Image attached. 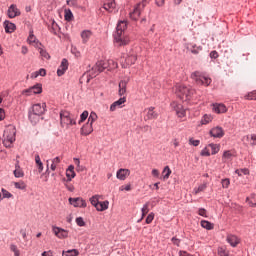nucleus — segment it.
I'll return each instance as SVG.
<instances>
[{"instance_id": "13", "label": "nucleus", "mask_w": 256, "mask_h": 256, "mask_svg": "<svg viewBox=\"0 0 256 256\" xmlns=\"http://www.w3.org/2000/svg\"><path fill=\"white\" fill-rule=\"evenodd\" d=\"M45 107H47L45 105V103H43V104H34L32 106V108L30 109V111L41 117L42 115L45 114Z\"/></svg>"}, {"instance_id": "38", "label": "nucleus", "mask_w": 256, "mask_h": 256, "mask_svg": "<svg viewBox=\"0 0 256 256\" xmlns=\"http://www.w3.org/2000/svg\"><path fill=\"white\" fill-rule=\"evenodd\" d=\"M213 121V116L205 114L201 120L202 125H208Z\"/></svg>"}, {"instance_id": "9", "label": "nucleus", "mask_w": 256, "mask_h": 256, "mask_svg": "<svg viewBox=\"0 0 256 256\" xmlns=\"http://www.w3.org/2000/svg\"><path fill=\"white\" fill-rule=\"evenodd\" d=\"M52 231H53L54 235H56V237H58V239H67V237H69V232L63 228L54 226L52 228Z\"/></svg>"}, {"instance_id": "60", "label": "nucleus", "mask_w": 256, "mask_h": 256, "mask_svg": "<svg viewBox=\"0 0 256 256\" xmlns=\"http://www.w3.org/2000/svg\"><path fill=\"white\" fill-rule=\"evenodd\" d=\"M22 95H25L26 97H29L31 95H35V93H33V88L31 87L29 89L23 90Z\"/></svg>"}, {"instance_id": "54", "label": "nucleus", "mask_w": 256, "mask_h": 256, "mask_svg": "<svg viewBox=\"0 0 256 256\" xmlns=\"http://www.w3.org/2000/svg\"><path fill=\"white\" fill-rule=\"evenodd\" d=\"M205 189H207L206 184H202L198 188H194V195H198V193H201V191H205Z\"/></svg>"}, {"instance_id": "34", "label": "nucleus", "mask_w": 256, "mask_h": 256, "mask_svg": "<svg viewBox=\"0 0 256 256\" xmlns=\"http://www.w3.org/2000/svg\"><path fill=\"white\" fill-rule=\"evenodd\" d=\"M62 159H63L62 157L57 156V157H55L54 159L51 160V162H52V164L50 166L51 171H56L57 170V165H59V163H61Z\"/></svg>"}, {"instance_id": "14", "label": "nucleus", "mask_w": 256, "mask_h": 256, "mask_svg": "<svg viewBox=\"0 0 256 256\" xmlns=\"http://www.w3.org/2000/svg\"><path fill=\"white\" fill-rule=\"evenodd\" d=\"M129 175H131V171L129 169H123V168L119 169L116 173V177L120 181H125L127 177H129Z\"/></svg>"}, {"instance_id": "58", "label": "nucleus", "mask_w": 256, "mask_h": 256, "mask_svg": "<svg viewBox=\"0 0 256 256\" xmlns=\"http://www.w3.org/2000/svg\"><path fill=\"white\" fill-rule=\"evenodd\" d=\"M200 155H202V157H210L211 156V152L209 151V146L208 147H205Z\"/></svg>"}, {"instance_id": "37", "label": "nucleus", "mask_w": 256, "mask_h": 256, "mask_svg": "<svg viewBox=\"0 0 256 256\" xmlns=\"http://www.w3.org/2000/svg\"><path fill=\"white\" fill-rule=\"evenodd\" d=\"M105 63H107V69L109 71H111V69H117L118 67V64L117 62H115V60H108V61H105Z\"/></svg>"}, {"instance_id": "50", "label": "nucleus", "mask_w": 256, "mask_h": 256, "mask_svg": "<svg viewBox=\"0 0 256 256\" xmlns=\"http://www.w3.org/2000/svg\"><path fill=\"white\" fill-rule=\"evenodd\" d=\"M244 99H247L248 101H256V91H252L244 96Z\"/></svg>"}, {"instance_id": "46", "label": "nucleus", "mask_w": 256, "mask_h": 256, "mask_svg": "<svg viewBox=\"0 0 256 256\" xmlns=\"http://www.w3.org/2000/svg\"><path fill=\"white\" fill-rule=\"evenodd\" d=\"M1 193H2V199H11V198H13V194H11V192L7 191L5 188L1 189Z\"/></svg>"}, {"instance_id": "45", "label": "nucleus", "mask_w": 256, "mask_h": 256, "mask_svg": "<svg viewBox=\"0 0 256 256\" xmlns=\"http://www.w3.org/2000/svg\"><path fill=\"white\" fill-rule=\"evenodd\" d=\"M10 251H12V253H14V256H21V251L15 244H10Z\"/></svg>"}, {"instance_id": "24", "label": "nucleus", "mask_w": 256, "mask_h": 256, "mask_svg": "<svg viewBox=\"0 0 256 256\" xmlns=\"http://www.w3.org/2000/svg\"><path fill=\"white\" fill-rule=\"evenodd\" d=\"M115 7H117L115 0H109L108 2L104 3V9L108 11V13H113V11H115Z\"/></svg>"}, {"instance_id": "52", "label": "nucleus", "mask_w": 256, "mask_h": 256, "mask_svg": "<svg viewBox=\"0 0 256 256\" xmlns=\"http://www.w3.org/2000/svg\"><path fill=\"white\" fill-rule=\"evenodd\" d=\"M97 113L95 112H91L89 117H88V123H91L93 125V123L97 120Z\"/></svg>"}, {"instance_id": "43", "label": "nucleus", "mask_w": 256, "mask_h": 256, "mask_svg": "<svg viewBox=\"0 0 256 256\" xmlns=\"http://www.w3.org/2000/svg\"><path fill=\"white\" fill-rule=\"evenodd\" d=\"M64 18L65 21H71L73 19V12H71V9L64 10Z\"/></svg>"}, {"instance_id": "5", "label": "nucleus", "mask_w": 256, "mask_h": 256, "mask_svg": "<svg viewBox=\"0 0 256 256\" xmlns=\"http://www.w3.org/2000/svg\"><path fill=\"white\" fill-rule=\"evenodd\" d=\"M191 79H193L197 85H205V87H209V85H211V78L205 76V74L199 71L192 73Z\"/></svg>"}, {"instance_id": "55", "label": "nucleus", "mask_w": 256, "mask_h": 256, "mask_svg": "<svg viewBox=\"0 0 256 256\" xmlns=\"http://www.w3.org/2000/svg\"><path fill=\"white\" fill-rule=\"evenodd\" d=\"M87 117H89V112L88 111H84L81 115H80V120H79V125H81L83 123V121L87 120Z\"/></svg>"}, {"instance_id": "15", "label": "nucleus", "mask_w": 256, "mask_h": 256, "mask_svg": "<svg viewBox=\"0 0 256 256\" xmlns=\"http://www.w3.org/2000/svg\"><path fill=\"white\" fill-rule=\"evenodd\" d=\"M69 69V62L67 59H63L58 70H57V75L58 77H62V75H65V71Z\"/></svg>"}, {"instance_id": "33", "label": "nucleus", "mask_w": 256, "mask_h": 256, "mask_svg": "<svg viewBox=\"0 0 256 256\" xmlns=\"http://www.w3.org/2000/svg\"><path fill=\"white\" fill-rule=\"evenodd\" d=\"M147 119H157L158 114L155 112L154 107H150L147 109V114H146Z\"/></svg>"}, {"instance_id": "42", "label": "nucleus", "mask_w": 256, "mask_h": 256, "mask_svg": "<svg viewBox=\"0 0 256 256\" xmlns=\"http://www.w3.org/2000/svg\"><path fill=\"white\" fill-rule=\"evenodd\" d=\"M59 24H57V22L55 21H52V24H51V33H53L54 35H57V33H59Z\"/></svg>"}, {"instance_id": "36", "label": "nucleus", "mask_w": 256, "mask_h": 256, "mask_svg": "<svg viewBox=\"0 0 256 256\" xmlns=\"http://www.w3.org/2000/svg\"><path fill=\"white\" fill-rule=\"evenodd\" d=\"M201 47H197L195 44L188 45V50L191 51L194 55L199 54V51H201Z\"/></svg>"}, {"instance_id": "48", "label": "nucleus", "mask_w": 256, "mask_h": 256, "mask_svg": "<svg viewBox=\"0 0 256 256\" xmlns=\"http://www.w3.org/2000/svg\"><path fill=\"white\" fill-rule=\"evenodd\" d=\"M14 187L16 189H20L21 191L27 189V185L25 184V182L20 181V182H14Z\"/></svg>"}, {"instance_id": "1", "label": "nucleus", "mask_w": 256, "mask_h": 256, "mask_svg": "<svg viewBox=\"0 0 256 256\" xmlns=\"http://www.w3.org/2000/svg\"><path fill=\"white\" fill-rule=\"evenodd\" d=\"M175 93L178 97H180V99H182V101H189V99L193 97L195 90L185 85L177 84L175 86Z\"/></svg>"}, {"instance_id": "10", "label": "nucleus", "mask_w": 256, "mask_h": 256, "mask_svg": "<svg viewBox=\"0 0 256 256\" xmlns=\"http://www.w3.org/2000/svg\"><path fill=\"white\" fill-rule=\"evenodd\" d=\"M68 201H69L70 205H73V207H80V208L87 207V202L81 197L69 198Z\"/></svg>"}, {"instance_id": "57", "label": "nucleus", "mask_w": 256, "mask_h": 256, "mask_svg": "<svg viewBox=\"0 0 256 256\" xmlns=\"http://www.w3.org/2000/svg\"><path fill=\"white\" fill-rule=\"evenodd\" d=\"M38 75H40L41 77H45V75H47V71L41 68L39 71H36L34 73V77L37 78Z\"/></svg>"}, {"instance_id": "20", "label": "nucleus", "mask_w": 256, "mask_h": 256, "mask_svg": "<svg viewBox=\"0 0 256 256\" xmlns=\"http://www.w3.org/2000/svg\"><path fill=\"white\" fill-rule=\"evenodd\" d=\"M127 31V20H120L116 26V33H125Z\"/></svg>"}, {"instance_id": "49", "label": "nucleus", "mask_w": 256, "mask_h": 256, "mask_svg": "<svg viewBox=\"0 0 256 256\" xmlns=\"http://www.w3.org/2000/svg\"><path fill=\"white\" fill-rule=\"evenodd\" d=\"M162 173L164 174L163 179L167 180L171 176V168H169V166H165Z\"/></svg>"}, {"instance_id": "3", "label": "nucleus", "mask_w": 256, "mask_h": 256, "mask_svg": "<svg viewBox=\"0 0 256 256\" xmlns=\"http://www.w3.org/2000/svg\"><path fill=\"white\" fill-rule=\"evenodd\" d=\"M60 125L65 129H69L72 125H77V121L71 116L69 111H61L60 112Z\"/></svg>"}, {"instance_id": "51", "label": "nucleus", "mask_w": 256, "mask_h": 256, "mask_svg": "<svg viewBox=\"0 0 256 256\" xmlns=\"http://www.w3.org/2000/svg\"><path fill=\"white\" fill-rule=\"evenodd\" d=\"M235 173L239 176L242 177L243 175H249V170L247 168L244 169H237Z\"/></svg>"}, {"instance_id": "21", "label": "nucleus", "mask_w": 256, "mask_h": 256, "mask_svg": "<svg viewBox=\"0 0 256 256\" xmlns=\"http://www.w3.org/2000/svg\"><path fill=\"white\" fill-rule=\"evenodd\" d=\"M29 45H33V47H39L41 43H39V40H37V37L33 34V31H30V34L27 39Z\"/></svg>"}, {"instance_id": "56", "label": "nucleus", "mask_w": 256, "mask_h": 256, "mask_svg": "<svg viewBox=\"0 0 256 256\" xmlns=\"http://www.w3.org/2000/svg\"><path fill=\"white\" fill-rule=\"evenodd\" d=\"M149 213V202L142 207V219H145V215Z\"/></svg>"}, {"instance_id": "4", "label": "nucleus", "mask_w": 256, "mask_h": 256, "mask_svg": "<svg viewBox=\"0 0 256 256\" xmlns=\"http://www.w3.org/2000/svg\"><path fill=\"white\" fill-rule=\"evenodd\" d=\"M151 3V0H142V2L138 3L132 12H130V18L133 21H137L139 17H141V13H143V10L145 9L146 5H149Z\"/></svg>"}, {"instance_id": "17", "label": "nucleus", "mask_w": 256, "mask_h": 256, "mask_svg": "<svg viewBox=\"0 0 256 256\" xmlns=\"http://www.w3.org/2000/svg\"><path fill=\"white\" fill-rule=\"evenodd\" d=\"M127 83H129V78H126L124 80H121L119 82V90L118 93L120 95V97H123V95H125V93H127Z\"/></svg>"}, {"instance_id": "32", "label": "nucleus", "mask_w": 256, "mask_h": 256, "mask_svg": "<svg viewBox=\"0 0 256 256\" xmlns=\"http://www.w3.org/2000/svg\"><path fill=\"white\" fill-rule=\"evenodd\" d=\"M14 176L18 179L25 177V173L23 172V169H21V166H19V163L15 165Z\"/></svg>"}, {"instance_id": "19", "label": "nucleus", "mask_w": 256, "mask_h": 256, "mask_svg": "<svg viewBox=\"0 0 256 256\" xmlns=\"http://www.w3.org/2000/svg\"><path fill=\"white\" fill-rule=\"evenodd\" d=\"M212 111L217 114L227 113V106H225L224 104L216 103L212 105Z\"/></svg>"}, {"instance_id": "59", "label": "nucleus", "mask_w": 256, "mask_h": 256, "mask_svg": "<svg viewBox=\"0 0 256 256\" xmlns=\"http://www.w3.org/2000/svg\"><path fill=\"white\" fill-rule=\"evenodd\" d=\"M66 3L67 5H69V7H79V3L77 2V0H67Z\"/></svg>"}, {"instance_id": "53", "label": "nucleus", "mask_w": 256, "mask_h": 256, "mask_svg": "<svg viewBox=\"0 0 256 256\" xmlns=\"http://www.w3.org/2000/svg\"><path fill=\"white\" fill-rule=\"evenodd\" d=\"M39 53H40L41 57H43V59H50L51 58V56L49 55L47 50H45L43 48H39Z\"/></svg>"}, {"instance_id": "40", "label": "nucleus", "mask_w": 256, "mask_h": 256, "mask_svg": "<svg viewBox=\"0 0 256 256\" xmlns=\"http://www.w3.org/2000/svg\"><path fill=\"white\" fill-rule=\"evenodd\" d=\"M201 227H203V229H207L208 231H211V229H213V224H211V222L207 220H202Z\"/></svg>"}, {"instance_id": "31", "label": "nucleus", "mask_w": 256, "mask_h": 256, "mask_svg": "<svg viewBox=\"0 0 256 256\" xmlns=\"http://www.w3.org/2000/svg\"><path fill=\"white\" fill-rule=\"evenodd\" d=\"M107 209H109V201L98 202L96 211H107Z\"/></svg>"}, {"instance_id": "28", "label": "nucleus", "mask_w": 256, "mask_h": 256, "mask_svg": "<svg viewBox=\"0 0 256 256\" xmlns=\"http://www.w3.org/2000/svg\"><path fill=\"white\" fill-rule=\"evenodd\" d=\"M75 175V166L70 165L66 170V177L68 181H71V179H75Z\"/></svg>"}, {"instance_id": "22", "label": "nucleus", "mask_w": 256, "mask_h": 256, "mask_svg": "<svg viewBox=\"0 0 256 256\" xmlns=\"http://www.w3.org/2000/svg\"><path fill=\"white\" fill-rule=\"evenodd\" d=\"M28 118L32 125H37V123L41 121V116H39V114H35V112H31V110H29Z\"/></svg>"}, {"instance_id": "11", "label": "nucleus", "mask_w": 256, "mask_h": 256, "mask_svg": "<svg viewBox=\"0 0 256 256\" xmlns=\"http://www.w3.org/2000/svg\"><path fill=\"white\" fill-rule=\"evenodd\" d=\"M172 109H174V111L176 112V115L182 119V117H185L186 115V110L183 109V105L177 103V102H173L171 104Z\"/></svg>"}, {"instance_id": "18", "label": "nucleus", "mask_w": 256, "mask_h": 256, "mask_svg": "<svg viewBox=\"0 0 256 256\" xmlns=\"http://www.w3.org/2000/svg\"><path fill=\"white\" fill-rule=\"evenodd\" d=\"M92 131H93V124L90 122H87L84 126H82L80 133L84 137H87V135H91Z\"/></svg>"}, {"instance_id": "61", "label": "nucleus", "mask_w": 256, "mask_h": 256, "mask_svg": "<svg viewBox=\"0 0 256 256\" xmlns=\"http://www.w3.org/2000/svg\"><path fill=\"white\" fill-rule=\"evenodd\" d=\"M155 219V214L154 213H150L147 218H146V223L147 225L153 223V220Z\"/></svg>"}, {"instance_id": "8", "label": "nucleus", "mask_w": 256, "mask_h": 256, "mask_svg": "<svg viewBox=\"0 0 256 256\" xmlns=\"http://www.w3.org/2000/svg\"><path fill=\"white\" fill-rule=\"evenodd\" d=\"M135 61H137V55L129 54L127 57L121 58L120 63L123 69H127V67H131V65H135Z\"/></svg>"}, {"instance_id": "30", "label": "nucleus", "mask_w": 256, "mask_h": 256, "mask_svg": "<svg viewBox=\"0 0 256 256\" xmlns=\"http://www.w3.org/2000/svg\"><path fill=\"white\" fill-rule=\"evenodd\" d=\"M4 29L6 33H13L16 29V26L12 22L6 20L4 22Z\"/></svg>"}, {"instance_id": "35", "label": "nucleus", "mask_w": 256, "mask_h": 256, "mask_svg": "<svg viewBox=\"0 0 256 256\" xmlns=\"http://www.w3.org/2000/svg\"><path fill=\"white\" fill-rule=\"evenodd\" d=\"M208 147H210L212 155H217V153H219V151L221 150L220 144L211 143L208 145Z\"/></svg>"}, {"instance_id": "62", "label": "nucleus", "mask_w": 256, "mask_h": 256, "mask_svg": "<svg viewBox=\"0 0 256 256\" xmlns=\"http://www.w3.org/2000/svg\"><path fill=\"white\" fill-rule=\"evenodd\" d=\"M76 224L78 227H85V220L82 217H78L76 218Z\"/></svg>"}, {"instance_id": "44", "label": "nucleus", "mask_w": 256, "mask_h": 256, "mask_svg": "<svg viewBox=\"0 0 256 256\" xmlns=\"http://www.w3.org/2000/svg\"><path fill=\"white\" fill-rule=\"evenodd\" d=\"M62 255H65V256H79V251H77L76 249L63 251Z\"/></svg>"}, {"instance_id": "26", "label": "nucleus", "mask_w": 256, "mask_h": 256, "mask_svg": "<svg viewBox=\"0 0 256 256\" xmlns=\"http://www.w3.org/2000/svg\"><path fill=\"white\" fill-rule=\"evenodd\" d=\"M227 242L231 245V247H237V244L240 243V240L235 235H228Z\"/></svg>"}, {"instance_id": "47", "label": "nucleus", "mask_w": 256, "mask_h": 256, "mask_svg": "<svg viewBox=\"0 0 256 256\" xmlns=\"http://www.w3.org/2000/svg\"><path fill=\"white\" fill-rule=\"evenodd\" d=\"M32 91L34 95H39V93H42L43 87L41 86V84H36L32 87Z\"/></svg>"}, {"instance_id": "63", "label": "nucleus", "mask_w": 256, "mask_h": 256, "mask_svg": "<svg viewBox=\"0 0 256 256\" xmlns=\"http://www.w3.org/2000/svg\"><path fill=\"white\" fill-rule=\"evenodd\" d=\"M221 183H222V187L224 189H227L229 187V185H231V181L229 179H227V178L223 179Z\"/></svg>"}, {"instance_id": "12", "label": "nucleus", "mask_w": 256, "mask_h": 256, "mask_svg": "<svg viewBox=\"0 0 256 256\" xmlns=\"http://www.w3.org/2000/svg\"><path fill=\"white\" fill-rule=\"evenodd\" d=\"M7 15H8L9 19H15V17H19V15H21V10H19V8H17V5L12 4L8 8Z\"/></svg>"}, {"instance_id": "29", "label": "nucleus", "mask_w": 256, "mask_h": 256, "mask_svg": "<svg viewBox=\"0 0 256 256\" xmlns=\"http://www.w3.org/2000/svg\"><path fill=\"white\" fill-rule=\"evenodd\" d=\"M233 157H235V154L233 153V151L226 150V151H224V153L222 155V160L224 161V163H227V161H231V159H233Z\"/></svg>"}, {"instance_id": "2", "label": "nucleus", "mask_w": 256, "mask_h": 256, "mask_svg": "<svg viewBox=\"0 0 256 256\" xmlns=\"http://www.w3.org/2000/svg\"><path fill=\"white\" fill-rule=\"evenodd\" d=\"M15 135H17V130L15 129V126H7L3 134V145L6 147H11V145L15 143Z\"/></svg>"}, {"instance_id": "16", "label": "nucleus", "mask_w": 256, "mask_h": 256, "mask_svg": "<svg viewBox=\"0 0 256 256\" xmlns=\"http://www.w3.org/2000/svg\"><path fill=\"white\" fill-rule=\"evenodd\" d=\"M210 135H211V137L221 139V137H223L225 135V132L223 131V128L217 126L210 130Z\"/></svg>"}, {"instance_id": "25", "label": "nucleus", "mask_w": 256, "mask_h": 256, "mask_svg": "<svg viewBox=\"0 0 256 256\" xmlns=\"http://www.w3.org/2000/svg\"><path fill=\"white\" fill-rule=\"evenodd\" d=\"M92 35H93V32H91V30H83L81 32L82 43H87L89 39H91Z\"/></svg>"}, {"instance_id": "6", "label": "nucleus", "mask_w": 256, "mask_h": 256, "mask_svg": "<svg viewBox=\"0 0 256 256\" xmlns=\"http://www.w3.org/2000/svg\"><path fill=\"white\" fill-rule=\"evenodd\" d=\"M107 69V63L105 61H98L93 67L92 70L89 71L90 77H97L99 73H103Z\"/></svg>"}, {"instance_id": "64", "label": "nucleus", "mask_w": 256, "mask_h": 256, "mask_svg": "<svg viewBox=\"0 0 256 256\" xmlns=\"http://www.w3.org/2000/svg\"><path fill=\"white\" fill-rule=\"evenodd\" d=\"M218 254L220 256H229V252L227 250H225L224 248H219L218 249Z\"/></svg>"}, {"instance_id": "7", "label": "nucleus", "mask_w": 256, "mask_h": 256, "mask_svg": "<svg viewBox=\"0 0 256 256\" xmlns=\"http://www.w3.org/2000/svg\"><path fill=\"white\" fill-rule=\"evenodd\" d=\"M114 41L118 47L129 45V36L126 33H115Z\"/></svg>"}, {"instance_id": "23", "label": "nucleus", "mask_w": 256, "mask_h": 256, "mask_svg": "<svg viewBox=\"0 0 256 256\" xmlns=\"http://www.w3.org/2000/svg\"><path fill=\"white\" fill-rule=\"evenodd\" d=\"M126 101L127 99L125 97H122L119 100L115 101L111 104L110 111H116L117 108H121V105H123V103H125Z\"/></svg>"}, {"instance_id": "39", "label": "nucleus", "mask_w": 256, "mask_h": 256, "mask_svg": "<svg viewBox=\"0 0 256 256\" xmlns=\"http://www.w3.org/2000/svg\"><path fill=\"white\" fill-rule=\"evenodd\" d=\"M247 203L250 205V207H256V195L252 194L250 197L246 199Z\"/></svg>"}, {"instance_id": "41", "label": "nucleus", "mask_w": 256, "mask_h": 256, "mask_svg": "<svg viewBox=\"0 0 256 256\" xmlns=\"http://www.w3.org/2000/svg\"><path fill=\"white\" fill-rule=\"evenodd\" d=\"M99 195H94L90 198V203L91 205H93V207H95V209L97 208V206L99 205Z\"/></svg>"}, {"instance_id": "27", "label": "nucleus", "mask_w": 256, "mask_h": 256, "mask_svg": "<svg viewBox=\"0 0 256 256\" xmlns=\"http://www.w3.org/2000/svg\"><path fill=\"white\" fill-rule=\"evenodd\" d=\"M244 141H247L251 145V147H255L256 145V134H249L244 136Z\"/></svg>"}]
</instances>
